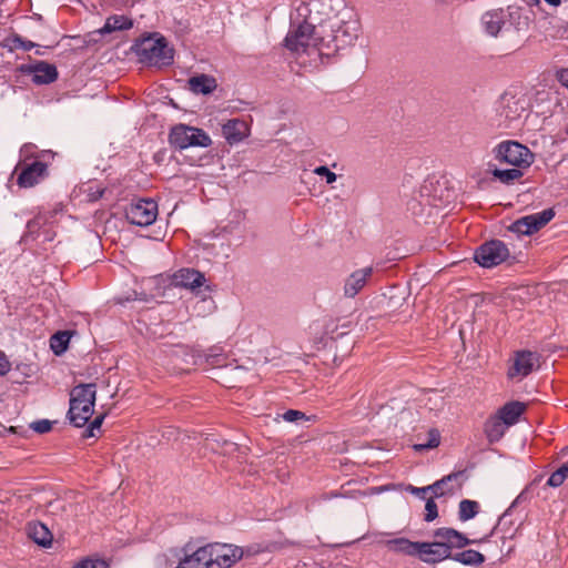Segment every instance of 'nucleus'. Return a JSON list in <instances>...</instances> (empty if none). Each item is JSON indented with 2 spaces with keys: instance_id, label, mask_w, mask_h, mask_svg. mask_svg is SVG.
<instances>
[{
  "instance_id": "nucleus-1",
  "label": "nucleus",
  "mask_w": 568,
  "mask_h": 568,
  "mask_svg": "<svg viewBox=\"0 0 568 568\" xmlns=\"http://www.w3.org/2000/svg\"><path fill=\"white\" fill-rule=\"evenodd\" d=\"M480 26L489 37L510 38L528 30L529 17L524 8L508 6L484 12Z\"/></svg>"
},
{
  "instance_id": "nucleus-2",
  "label": "nucleus",
  "mask_w": 568,
  "mask_h": 568,
  "mask_svg": "<svg viewBox=\"0 0 568 568\" xmlns=\"http://www.w3.org/2000/svg\"><path fill=\"white\" fill-rule=\"evenodd\" d=\"M244 556L241 547L230 544H210L185 556L178 568H230Z\"/></svg>"
},
{
  "instance_id": "nucleus-3",
  "label": "nucleus",
  "mask_w": 568,
  "mask_h": 568,
  "mask_svg": "<svg viewBox=\"0 0 568 568\" xmlns=\"http://www.w3.org/2000/svg\"><path fill=\"white\" fill-rule=\"evenodd\" d=\"M437 540L433 542H419L417 545V555L423 562L436 564L450 559L454 548H464L467 545L475 544L477 540L468 539L464 534L453 528H437L433 532Z\"/></svg>"
},
{
  "instance_id": "nucleus-4",
  "label": "nucleus",
  "mask_w": 568,
  "mask_h": 568,
  "mask_svg": "<svg viewBox=\"0 0 568 568\" xmlns=\"http://www.w3.org/2000/svg\"><path fill=\"white\" fill-rule=\"evenodd\" d=\"M361 24L356 16L345 10L339 12L334 19L325 26L322 47H326V55H331L341 49H345L355 43L359 36Z\"/></svg>"
},
{
  "instance_id": "nucleus-5",
  "label": "nucleus",
  "mask_w": 568,
  "mask_h": 568,
  "mask_svg": "<svg viewBox=\"0 0 568 568\" xmlns=\"http://www.w3.org/2000/svg\"><path fill=\"white\" fill-rule=\"evenodd\" d=\"M95 384H80L70 393L69 419L75 427L84 426L94 412Z\"/></svg>"
},
{
  "instance_id": "nucleus-6",
  "label": "nucleus",
  "mask_w": 568,
  "mask_h": 568,
  "mask_svg": "<svg viewBox=\"0 0 568 568\" xmlns=\"http://www.w3.org/2000/svg\"><path fill=\"white\" fill-rule=\"evenodd\" d=\"M134 51L140 62L153 67H169L174 60V49L162 36L146 37L134 44Z\"/></svg>"
},
{
  "instance_id": "nucleus-7",
  "label": "nucleus",
  "mask_w": 568,
  "mask_h": 568,
  "mask_svg": "<svg viewBox=\"0 0 568 568\" xmlns=\"http://www.w3.org/2000/svg\"><path fill=\"white\" fill-rule=\"evenodd\" d=\"M324 33L325 24L320 26V30H316L311 22L305 20L287 33L284 40L285 47L296 53L307 52L308 49L314 48L320 54H325L326 47H322L321 41Z\"/></svg>"
},
{
  "instance_id": "nucleus-8",
  "label": "nucleus",
  "mask_w": 568,
  "mask_h": 568,
  "mask_svg": "<svg viewBox=\"0 0 568 568\" xmlns=\"http://www.w3.org/2000/svg\"><path fill=\"white\" fill-rule=\"evenodd\" d=\"M491 155L499 164L516 168H529L535 159L534 153L526 145L513 140L499 142L493 148Z\"/></svg>"
},
{
  "instance_id": "nucleus-9",
  "label": "nucleus",
  "mask_w": 568,
  "mask_h": 568,
  "mask_svg": "<svg viewBox=\"0 0 568 568\" xmlns=\"http://www.w3.org/2000/svg\"><path fill=\"white\" fill-rule=\"evenodd\" d=\"M171 145L183 150L191 146L207 148L212 144L210 135L202 129L186 124H178L169 134Z\"/></svg>"
},
{
  "instance_id": "nucleus-10",
  "label": "nucleus",
  "mask_w": 568,
  "mask_h": 568,
  "mask_svg": "<svg viewBox=\"0 0 568 568\" xmlns=\"http://www.w3.org/2000/svg\"><path fill=\"white\" fill-rule=\"evenodd\" d=\"M17 174V184L22 189L33 187L43 181L48 175L47 163L36 160L31 163L19 161L13 170Z\"/></svg>"
},
{
  "instance_id": "nucleus-11",
  "label": "nucleus",
  "mask_w": 568,
  "mask_h": 568,
  "mask_svg": "<svg viewBox=\"0 0 568 568\" xmlns=\"http://www.w3.org/2000/svg\"><path fill=\"white\" fill-rule=\"evenodd\" d=\"M509 250L500 240L485 242L476 248L474 258L483 267H494L506 261Z\"/></svg>"
},
{
  "instance_id": "nucleus-12",
  "label": "nucleus",
  "mask_w": 568,
  "mask_h": 568,
  "mask_svg": "<svg viewBox=\"0 0 568 568\" xmlns=\"http://www.w3.org/2000/svg\"><path fill=\"white\" fill-rule=\"evenodd\" d=\"M158 216V204L153 200H139L125 209L126 220L138 226L153 224Z\"/></svg>"
},
{
  "instance_id": "nucleus-13",
  "label": "nucleus",
  "mask_w": 568,
  "mask_h": 568,
  "mask_svg": "<svg viewBox=\"0 0 568 568\" xmlns=\"http://www.w3.org/2000/svg\"><path fill=\"white\" fill-rule=\"evenodd\" d=\"M555 216L554 209H546L541 212L523 216L510 224L509 231L519 235H531L548 224Z\"/></svg>"
},
{
  "instance_id": "nucleus-14",
  "label": "nucleus",
  "mask_w": 568,
  "mask_h": 568,
  "mask_svg": "<svg viewBox=\"0 0 568 568\" xmlns=\"http://www.w3.org/2000/svg\"><path fill=\"white\" fill-rule=\"evenodd\" d=\"M528 100L524 94L505 92L498 102V112L507 121L519 119L528 110Z\"/></svg>"
},
{
  "instance_id": "nucleus-15",
  "label": "nucleus",
  "mask_w": 568,
  "mask_h": 568,
  "mask_svg": "<svg viewBox=\"0 0 568 568\" xmlns=\"http://www.w3.org/2000/svg\"><path fill=\"white\" fill-rule=\"evenodd\" d=\"M21 71L32 77L36 84H49L58 79V70L54 64L44 61H37L32 64L21 65Z\"/></svg>"
},
{
  "instance_id": "nucleus-16",
  "label": "nucleus",
  "mask_w": 568,
  "mask_h": 568,
  "mask_svg": "<svg viewBox=\"0 0 568 568\" xmlns=\"http://www.w3.org/2000/svg\"><path fill=\"white\" fill-rule=\"evenodd\" d=\"M372 274V267H364L353 272L345 281L344 295L346 297H355L366 285Z\"/></svg>"
},
{
  "instance_id": "nucleus-17",
  "label": "nucleus",
  "mask_w": 568,
  "mask_h": 568,
  "mask_svg": "<svg viewBox=\"0 0 568 568\" xmlns=\"http://www.w3.org/2000/svg\"><path fill=\"white\" fill-rule=\"evenodd\" d=\"M174 283L176 286L196 292L205 283V276L196 270L182 268L174 274Z\"/></svg>"
},
{
  "instance_id": "nucleus-18",
  "label": "nucleus",
  "mask_w": 568,
  "mask_h": 568,
  "mask_svg": "<svg viewBox=\"0 0 568 568\" xmlns=\"http://www.w3.org/2000/svg\"><path fill=\"white\" fill-rule=\"evenodd\" d=\"M222 133L230 144H235L248 135L250 128L244 120L231 119L223 124Z\"/></svg>"
},
{
  "instance_id": "nucleus-19",
  "label": "nucleus",
  "mask_w": 568,
  "mask_h": 568,
  "mask_svg": "<svg viewBox=\"0 0 568 568\" xmlns=\"http://www.w3.org/2000/svg\"><path fill=\"white\" fill-rule=\"evenodd\" d=\"M534 357H514L508 367L507 376L511 381H521L536 367Z\"/></svg>"
},
{
  "instance_id": "nucleus-20",
  "label": "nucleus",
  "mask_w": 568,
  "mask_h": 568,
  "mask_svg": "<svg viewBox=\"0 0 568 568\" xmlns=\"http://www.w3.org/2000/svg\"><path fill=\"white\" fill-rule=\"evenodd\" d=\"M27 534L37 545L43 548H49L52 545V532L40 521L29 523L27 526Z\"/></svg>"
},
{
  "instance_id": "nucleus-21",
  "label": "nucleus",
  "mask_w": 568,
  "mask_h": 568,
  "mask_svg": "<svg viewBox=\"0 0 568 568\" xmlns=\"http://www.w3.org/2000/svg\"><path fill=\"white\" fill-rule=\"evenodd\" d=\"M525 412V404L521 402H509L497 410V415L504 420L508 427L515 425L521 414Z\"/></svg>"
},
{
  "instance_id": "nucleus-22",
  "label": "nucleus",
  "mask_w": 568,
  "mask_h": 568,
  "mask_svg": "<svg viewBox=\"0 0 568 568\" xmlns=\"http://www.w3.org/2000/svg\"><path fill=\"white\" fill-rule=\"evenodd\" d=\"M508 428L509 427L504 424V420L497 414H495L485 423L484 432L487 436V439L490 443H495L505 435Z\"/></svg>"
},
{
  "instance_id": "nucleus-23",
  "label": "nucleus",
  "mask_w": 568,
  "mask_h": 568,
  "mask_svg": "<svg viewBox=\"0 0 568 568\" xmlns=\"http://www.w3.org/2000/svg\"><path fill=\"white\" fill-rule=\"evenodd\" d=\"M189 87L196 94H209L216 89V81L210 75L200 74L189 79Z\"/></svg>"
},
{
  "instance_id": "nucleus-24",
  "label": "nucleus",
  "mask_w": 568,
  "mask_h": 568,
  "mask_svg": "<svg viewBox=\"0 0 568 568\" xmlns=\"http://www.w3.org/2000/svg\"><path fill=\"white\" fill-rule=\"evenodd\" d=\"M417 545L418 541H410L407 538L400 537L395 539H389L385 541V546L388 550L404 554L407 556H416L417 555Z\"/></svg>"
},
{
  "instance_id": "nucleus-25",
  "label": "nucleus",
  "mask_w": 568,
  "mask_h": 568,
  "mask_svg": "<svg viewBox=\"0 0 568 568\" xmlns=\"http://www.w3.org/2000/svg\"><path fill=\"white\" fill-rule=\"evenodd\" d=\"M133 27V21L125 16H111L106 19L104 26L99 30L101 34L114 31L129 30Z\"/></svg>"
},
{
  "instance_id": "nucleus-26",
  "label": "nucleus",
  "mask_w": 568,
  "mask_h": 568,
  "mask_svg": "<svg viewBox=\"0 0 568 568\" xmlns=\"http://www.w3.org/2000/svg\"><path fill=\"white\" fill-rule=\"evenodd\" d=\"M75 335L74 331H59L50 337V348L54 355H61L68 349L71 338Z\"/></svg>"
},
{
  "instance_id": "nucleus-27",
  "label": "nucleus",
  "mask_w": 568,
  "mask_h": 568,
  "mask_svg": "<svg viewBox=\"0 0 568 568\" xmlns=\"http://www.w3.org/2000/svg\"><path fill=\"white\" fill-rule=\"evenodd\" d=\"M450 559L465 566H478L485 561L484 555L474 549L452 552Z\"/></svg>"
},
{
  "instance_id": "nucleus-28",
  "label": "nucleus",
  "mask_w": 568,
  "mask_h": 568,
  "mask_svg": "<svg viewBox=\"0 0 568 568\" xmlns=\"http://www.w3.org/2000/svg\"><path fill=\"white\" fill-rule=\"evenodd\" d=\"M523 168H516L513 169H494L491 171V174L495 179L500 181L504 184H511L515 181L519 180L523 176Z\"/></svg>"
},
{
  "instance_id": "nucleus-29",
  "label": "nucleus",
  "mask_w": 568,
  "mask_h": 568,
  "mask_svg": "<svg viewBox=\"0 0 568 568\" xmlns=\"http://www.w3.org/2000/svg\"><path fill=\"white\" fill-rule=\"evenodd\" d=\"M479 509V504L475 500L470 499H463L459 503L458 508V518L460 521H467L469 519H473L477 514Z\"/></svg>"
},
{
  "instance_id": "nucleus-30",
  "label": "nucleus",
  "mask_w": 568,
  "mask_h": 568,
  "mask_svg": "<svg viewBox=\"0 0 568 568\" xmlns=\"http://www.w3.org/2000/svg\"><path fill=\"white\" fill-rule=\"evenodd\" d=\"M7 45L9 47L10 51L13 50H22V51H30L33 48L40 47L38 43L32 42L30 40H26L20 34H12L7 39Z\"/></svg>"
},
{
  "instance_id": "nucleus-31",
  "label": "nucleus",
  "mask_w": 568,
  "mask_h": 568,
  "mask_svg": "<svg viewBox=\"0 0 568 568\" xmlns=\"http://www.w3.org/2000/svg\"><path fill=\"white\" fill-rule=\"evenodd\" d=\"M424 406L430 412H440L445 406L444 396L436 390H430L424 398Z\"/></svg>"
},
{
  "instance_id": "nucleus-32",
  "label": "nucleus",
  "mask_w": 568,
  "mask_h": 568,
  "mask_svg": "<svg viewBox=\"0 0 568 568\" xmlns=\"http://www.w3.org/2000/svg\"><path fill=\"white\" fill-rule=\"evenodd\" d=\"M428 442H418L413 445L416 452H423L425 449H433L438 447L440 444V434L436 428H430L427 433Z\"/></svg>"
},
{
  "instance_id": "nucleus-33",
  "label": "nucleus",
  "mask_w": 568,
  "mask_h": 568,
  "mask_svg": "<svg viewBox=\"0 0 568 568\" xmlns=\"http://www.w3.org/2000/svg\"><path fill=\"white\" fill-rule=\"evenodd\" d=\"M568 478V460L555 470L548 478L547 485L554 488L561 486Z\"/></svg>"
},
{
  "instance_id": "nucleus-34",
  "label": "nucleus",
  "mask_w": 568,
  "mask_h": 568,
  "mask_svg": "<svg viewBox=\"0 0 568 568\" xmlns=\"http://www.w3.org/2000/svg\"><path fill=\"white\" fill-rule=\"evenodd\" d=\"M282 419L287 423L300 424L301 422H308L311 417H307L303 412L288 409L281 415Z\"/></svg>"
},
{
  "instance_id": "nucleus-35",
  "label": "nucleus",
  "mask_w": 568,
  "mask_h": 568,
  "mask_svg": "<svg viewBox=\"0 0 568 568\" xmlns=\"http://www.w3.org/2000/svg\"><path fill=\"white\" fill-rule=\"evenodd\" d=\"M456 475H448L440 480L435 481L433 485L429 486V490H432L435 495V497L443 496L447 493L445 489V486L448 481H450Z\"/></svg>"
},
{
  "instance_id": "nucleus-36",
  "label": "nucleus",
  "mask_w": 568,
  "mask_h": 568,
  "mask_svg": "<svg viewBox=\"0 0 568 568\" xmlns=\"http://www.w3.org/2000/svg\"><path fill=\"white\" fill-rule=\"evenodd\" d=\"M36 145L32 143H26L20 148V161L28 162L30 159L39 160L40 155L34 153Z\"/></svg>"
},
{
  "instance_id": "nucleus-37",
  "label": "nucleus",
  "mask_w": 568,
  "mask_h": 568,
  "mask_svg": "<svg viewBox=\"0 0 568 568\" xmlns=\"http://www.w3.org/2000/svg\"><path fill=\"white\" fill-rule=\"evenodd\" d=\"M72 568H108L104 560L101 559H84L74 565Z\"/></svg>"
},
{
  "instance_id": "nucleus-38",
  "label": "nucleus",
  "mask_w": 568,
  "mask_h": 568,
  "mask_svg": "<svg viewBox=\"0 0 568 568\" xmlns=\"http://www.w3.org/2000/svg\"><path fill=\"white\" fill-rule=\"evenodd\" d=\"M425 510H426V514H425L426 521L429 523L437 518V516H438L437 505L432 498L426 500Z\"/></svg>"
},
{
  "instance_id": "nucleus-39",
  "label": "nucleus",
  "mask_w": 568,
  "mask_h": 568,
  "mask_svg": "<svg viewBox=\"0 0 568 568\" xmlns=\"http://www.w3.org/2000/svg\"><path fill=\"white\" fill-rule=\"evenodd\" d=\"M314 173L320 176H325L326 183L328 184L334 183L337 179V175L325 165L315 168Z\"/></svg>"
},
{
  "instance_id": "nucleus-40",
  "label": "nucleus",
  "mask_w": 568,
  "mask_h": 568,
  "mask_svg": "<svg viewBox=\"0 0 568 568\" xmlns=\"http://www.w3.org/2000/svg\"><path fill=\"white\" fill-rule=\"evenodd\" d=\"M44 223V220L42 216H36L34 219L30 220L27 224V234L23 236L27 239L29 235L36 233Z\"/></svg>"
},
{
  "instance_id": "nucleus-41",
  "label": "nucleus",
  "mask_w": 568,
  "mask_h": 568,
  "mask_svg": "<svg viewBox=\"0 0 568 568\" xmlns=\"http://www.w3.org/2000/svg\"><path fill=\"white\" fill-rule=\"evenodd\" d=\"M104 191L105 190L100 186L93 187L92 185H89L88 189L85 190L88 201L95 202V201L100 200L103 196Z\"/></svg>"
},
{
  "instance_id": "nucleus-42",
  "label": "nucleus",
  "mask_w": 568,
  "mask_h": 568,
  "mask_svg": "<svg viewBox=\"0 0 568 568\" xmlns=\"http://www.w3.org/2000/svg\"><path fill=\"white\" fill-rule=\"evenodd\" d=\"M51 427L52 423L48 419L37 420L31 424V428L39 434L48 433Z\"/></svg>"
},
{
  "instance_id": "nucleus-43",
  "label": "nucleus",
  "mask_w": 568,
  "mask_h": 568,
  "mask_svg": "<svg viewBox=\"0 0 568 568\" xmlns=\"http://www.w3.org/2000/svg\"><path fill=\"white\" fill-rule=\"evenodd\" d=\"M104 419V415L97 416L87 429V437L95 436V430H99Z\"/></svg>"
},
{
  "instance_id": "nucleus-44",
  "label": "nucleus",
  "mask_w": 568,
  "mask_h": 568,
  "mask_svg": "<svg viewBox=\"0 0 568 568\" xmlns=\"http://www.w3.org/2000/svg\"><path fill=\"white\" fill-rule=\"evenodd\" d=\"M12 363L9 362L8 357H0V376L6 375L11 371Z\"/></svg>"
},
{
  "instance_id": "nucleus-45",
  "label": "nucleus",
  "mask_w": 568,
  "mask_h": 568,
  "mask_svg": "<svg viewBox=\"0 0 568 568\" xmlns=\"http://www.w3.org/2000/svg\"><path fill=\"white\" fill-rule=\"evenodd\" d=\"M407 490H408L409 493H412L413 495H416V496H418V497H420V498H423V499H424V498H425L426 493L429 490V486H427V487H420V488H419V487H414V486H408V487H407Z\"/></svg>"
},
{
  "instance_id": "nucleus-46",
  "label": "nucleus",
  "mask_w": 568,
  "mask_h": 568,
  "mask_svg": "<svg viewBox=\"0 0 568 568\" xmlns=\"http://www.w3.org/2000/svg\"><path fill=\"white\" fill-rule=\"evenodd\" d=\"M558 81L568 88V69H562L557 73Z\"/></svg>"
},
{
  "instance_id": "nucleus-47",
  "label": "nucleus",
  "mask_w": 568,
  "mask_h": 568,
  "mask_svg": "<svg viewBox=\"0 0 568 568\" xmlns=\"http://www.w3.org/2000/svg\"><path fill=\"white\" fill-rule=\"evenodd\" d=\"M514 355H519V356H523V355H534V353L531 351H528V349H519V351H516L514 353Z\"/></svg>"
},
{
  "instance_id": "nucleus-48",
  "label": "nucleus",
  "mask_w": 568,
  "mask_h": 568,
  "mask_svg": "<svg viewBox=\"0 0 568 568\" xmlns=\"http://www.w3.org/2000/svg\"><path fill=\"white\" fill-rule=\"evenodd\" d=\"M211 351H212V352H214L212 355H220V354H219V353H216V352H221V353H224V352H225V351H224V348H222V347H216V346H214Z\"/></svg>"
},
{
  "instance_id": "nucleus-49",
  "label": "nucleus",
  "mask_w": 568,
  "mask_h": 568,
  "mask_svg": "<svg viewBox=\"0 0 568 568\" xmlns=\"http://www.w3.org/2000/svg\"><path fill=\"white\" fill-rule=\"evenodd\" d=\"M36 54H38V55H43V54H44V52H43L42 50H37V51H36Z\"/></svg>"
},
{
  "instance_id": "nucleus-50",
  "label": "nucleus",
  "mask_w": 568,
  "mask_h": 568,
  "mask_svg": "<svg viewBox=\"0 0 568 568\" xmlns=\"http://www.w3.org/2000/svg\"><path fill=\"white\" fill-rule=\"evenodd\" d=\"M488 540V537H484L483 539H480L479 541H486Z\"/></svg>"
},
{
  "instance_id": "nucleus-51",
  "label": "nucleus",
  "mask_w": 568,
  "mask_h": 568,
  "mask_svg": "<svg viewBox=\"0 0 568 568\" xmlns=\"http://www.w3.org/2000/svg\"><path fill=\"white\" fill-rule=\"evenodd\" d=\"M509 510H510V508H509L506 513H504V515H503V517H501V518H504L505 516H507V513H508Z\"/></svg>"
},
{
  "instance_id": "nucleus-52",
  "label": "nucleus",
  "mask_w": 568,
  "mask_h": 568,
  "mask_svg": "<svg viewBox=\"0 0 568 568\" xmlns=\"http://www.w3.org/2000/svg\"><path fill=\"white\" fill-rule=\"evenodd\" d=\"M3 355H4V353L0 352V356H3Z\"/></svg>"
}]
</instances>
